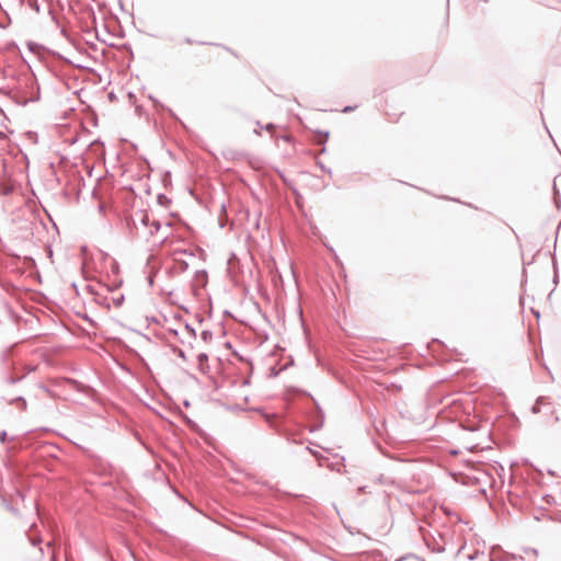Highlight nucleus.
<instances>
[{
    "instance_id": "1",
    "label": "nucleus",
    "mask_w": 561,
    "mask_h": 561,
    "mask_svg": "<svg viewBox=\"0 0 561 561\" xmlns=\"http://www.w3.org/2000/svg\"><path fill=\"white\" fill-rule=\"evenodd\" d=\"M173 333L182 344L192 346L195 341V332L188 325H180L179 330H174Z\"/></svg>"
},
{
    "instance_id": "2",
    "label": "nucleus",
    "mask_w": 561,
    "mask_h": 561,
    "mask_svg": "<svg viewBox=\"0 0 561 561\" xmlns=\"http://www.w3.org/2000/svg\"><path fill=\"white\" fill-rule=\"evenodd\" d=\"M227 56H233L234 58H238V55L230 48H228L226 46H221V45H216V53H215L216 59L220 60Z\"/></svg>"
},
{
    "instance_id": "3",
    "label": "nucleus",
    "mask_w": 561,
    "mask_h": 561,
    "mask_svg": "<svg viewBox=\"0 0 561 561\" xmlns=\"http://www.w3.org/2000/svg\"><path fill=\"white\" fill-rule=\"evenodd\" d=\"M207 359H208V357H207L206 354L202 353V354L198 355L199 368L203 371H205V368L207 366Z\"/></svg>"
},
{
    "instance_id": "4",
    "label": "nucleus",
    "mask_w": 561,
    "mask_h": 561,
    "mask_svg": "<svg viewBox=\"0 0 561 561\" xmlns=\"http://www.w3.org/2000/svg\"><path fill=\"white\" fill-rule=\"evenodd\" d=\"M179 355H180L181 357H183V358H184V353H183V351H179Z\"/></svg>"
}]
</instances>
